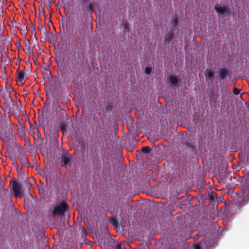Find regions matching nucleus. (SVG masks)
Returning <instances> with one entry per match:
<instances>
[{
	"label": "nucleus",
	"mask_w": 249,
	"mask_h": 249,
	"mask_svg": "<svg viewBox=\"0 0 249 249\" xmlns=\"http://www.w3.org/2000/svg\"><path fill=\"white\" fill-rule=\"evenodd\" d=\"M67 208V204L66 203H62L53 209V214L59 215H63Z\"/></svg>",
	"instance_id": "3"
},
{
	"label": "nucleus",
	"mask_w": 249,
	"mask_h": 249,
	"mask_svg": "<svg viewBox=\"0 0 249 249\" xmlns=\"http://www.w3.org/2000/svg\"><path fill=\"white\" fill-rule=\"evenodd\" d=\"M88 9L90 11H92V5L91 3H90V2H89L88 4Z\"/></svg>",
	"instance_id": "17"
},
{
	"label": "nucleus",
	"mask_w": 249,
	"mask_h": 249,
	"mask_svg": "<svg viewBox=\"0 0 249 249\" xmlns=\"http://www.w3.org/2000/svg\"><path fill=\"white\" fill-rule=\"evenodd\" d=\"M215 10L216 11L217 13L223 14L226 12L228 10L227 6H220L218 5L215 6Z\"/></svg>",
	"instance_id": "8"
},
{
	"label": "nucleus",
	"mask_w": 249,
	"mask_h": 249,
	"mask_svg": "<svg viewBox=\"0 0 249 249\" xmlns=\"http://www.w3.org/2000/svg\"><path fill=\"white\" fill-rule=\"evenodd\" d=\"M151 72V69L149 67H146L145 70V72L146 74H149Z\"/></svg>",
	"instance_id": "15"
},
{
	"label": "nucleus",
	"mask_w": 249,
	"mask_h": 249,
	"mask_svg": "<svg viewBox=\"0 0 249 249\" xmlns=\"http://www.w3.org/2000/svg\"><path fill=\"white\" fill-rule=\"evenodd\" d=\"M122 245L120 244H118L117 246V249H122Z\"/></svg>",
	"instance_id": "20"
},
{
	"label": "nucleus",
	"mask_w": 249,
	"mask_h": 249,
	"mask_svg": "<svg viewBox=\"0 0 249 249\" xmlns=\"http://www.w3.org/2000/svg\"><path fill=\"white\" fill-rule=\"evenodd\" d=\"M200 244L201 243L200 242H199L198 243H197L195 247V249H201V247H200Z\"/></svg>",
	"instance_id": "16"
},
{
	"label": "nucleus",
	"mask_w": 249,
	"mask_h": 249,
	"mask_svg": "<svg viewBox=\"0 0 249 249\" xmlns=\"http://www.w3.org/2000/svg\"><path fill=\"white\" fill-rule=\"evenodd\" d=\"M124 27L126 29H127L128 31L129 30V25L128 23H126L124 24Z\"/></svg>",
	"instance_id": "19"
},
{
	"label": "nucleus",
	"mask_w": 249,
	"mask_h": 249,
	"mask_svg": "<svg viewBox=\"0 0 249 249\" xmlns=\"http://www.w3.org/2000/svg\"><path fill=\"white\" fill-rule=\"evenodd\" d=\"M214 71L212 70H207L205 74L206 80H212L214 77Z\"/></svg>",
	"instance_id": "7"
},
{
	"label": "nucleus",
	"mask_w": 249,
	"mask_h": 249,
	"mask_svg": "<svg viewBox=\"0 0 249 249\" xmlns=\"http://www.w3.org/2000/svg\"><path fill=\"white\" fill-rule=\"evenodd\" d=\"M87 0H82V2H83V3H84L86 2Z\"/></svg>",
	"instance_id": "21"
},
{
	"label": "nucleus",
	"mask_w": 249,
	"mask_h": 249,
	"mask_svg": "<svg viewBox=\"0 0 249 249\" xmlns=\"http://www.w3.org/2000/svg\"><path fill=\"white\" fill-rule=\"evenodd\" d=\"M228 73V71L224 68H222L220 69L219 71V75L221 79H224L226 78L227 74Z\"/></svg>",
	"instance_id": "9"
},
{
	"label": "nucleus",
	"mask_w": 249,
	"mask_h": 249,
	"mask_svg": "<svg viewBox=\"0 0 249 249\" xmlns=\"http://www.w3.org/2000/svg\"><path fill=\"white\" fill-rule=\"evenodd\" d=\"M142 151L144 153H148L150 151V148L148 146H144L142 148Z\"/></svg>",
	"instance_id": "12"
},
{
	"label": "nucleus",
	"mask_w": 249,
	"mask_h": 249,
	"mask_svg": "<svg viewBox=\"0 0 249 249\" xmlns=\"http://www.w3.org/2000/svg\"><path fill=\"white\" fill-rule=\"evenodd\" d=\"M245 183L243 185L242 196L238 199V202L244 205L249 200V173L244 176Z\"/></svg>",
	"instance_id": "1"
},
{
	"label": "nucleus",
	"mask_w": 249,
	"mask_h": 249,
	"mask_svg": "<svg viewBox=\"0 0 249 249\" xmlns=\"http://www.w3.org/2000/svg\"><path fill=\"white\" fill-rule=\"evenodd\" d=\"M71 159V157L70 154H66L62 157V166L67 165Z\"/></svg>",
	"instance_id": "6"
},
{
	"label": "nucleus",
	"mask_w": 249,
	"mask_h": 249,
	"mask_svg": "<svg viewBox=\"0 0 249 249\" xmlns=\"http://www.w3.org/2000/svg\"><path fill=\"white\" fill-rule=\"evenodd\" d=\"M10 190L16 197H21L23 194L22 186L20 182L16 180H11L10 182Z\"/></svg>",
	"instance_id": "2"
},
{
	"label": "nucleus",
	"mask_w": 249,
	"mask_h": 249,
	"mask_svg": "<svg viewBox=\"0 0 249 249\" xmlns=\"http://www.w3.org/2000/svg\"><path fill=\"white\" fill-rule=\"evenodd\" d=\"M82 28L80 26H77L75 28V31L74 32V35H77V36H80L82 31Z\"/></svg>",
	"instance_id": "11"
},
{
	"label": "nucleus",
	"mask_w": 249,
	"mask_h": 249,
	"mask_svg": "<svg viewBox=\"0 0 249 249\" xmlns=\"http://www.w3.org/2000/svg\"><path fill=\"white\" fill-rule=\"evenodd\" d=\"M17 75L16 79L17 84L18 86H22L25 82L27 77L25 75L24 72L21 71L19 70L17 71Z\"/></svg>",
	"instance_id": "4"
},
{
	"label": "nucleus",
	"mask_w": 249,
	"mask_h": 249,
	"mask_svg": "<svg viewBox=\"0 0 249 249\" xmlns=\"http://www.w3.org/2000/svg\"><path fill=\"white\" fill-rule=\"evenodd\" d=\"M233 92L234 94L238 95V94H239L240 91V90L239 89H238L237 88L235 87L233 89Z\"/></svg>",
	"instance_id": "14"
},
{
	"label": "nucleus",
	"mask_w": 249,
	"mask_h": 249,
	"mask_svg": "<svg viewBox=\"0 0 249 249\" xmlns=\"http://www.w3.org/2000/svg\"><path fill=\"white\" fill-rule=\"evenodd\" d=\"M172 23L175 25H176L178 24V18L176 17H175L173 20H172Z\"/></svg>",
	"instance_id": "13"
},
{
	"label": "nucleus",
	"mask_w": 249,
	"mask_h": 249,
	"mask_svg": "<svg viewBox=\"0 0 249 249\" xmlns=\"http://www.w3.org/2000/svg\"><path fill=\"white\" fill-rule=\"evenodd\" d=\"M111 223L114 225H116V224H117V221L115 219H112L111 220Z\"/></svg>",
	"instance_id": "18"
},
{
	"label": "nucleus",
	"mask_w": 249,
	"mask_h": 249,
	"mask_svg": "<svg viewBox=\"0 0 249 249\" xmlns=\"http://www.w3.org/2000/svg\"><path fill=\"white\" fill-rule=\"evenodd\" d=\"M168 81L170 82V85L173 87H178V83L180 81L179 76L176 75H171L168 77Z\"/></svg>",
	"instance_id": "5"
},
{
	"label": "nucleus",
	"mask_w": 249,
	"mask_h": 249,
	"mask_svg": "<svg viewBox=\"0 0 249 249\" xmlns=\"http://www.w3.org/2000/svg\"><path fill=\"white\" fill-rule=\"evenodd\" d=\"M174 36V33L171 31L170 32L166 34L164 37V41L169 42L173 38Z\"/></svg>",
	"instance_id": "10"
}]
</instances>
